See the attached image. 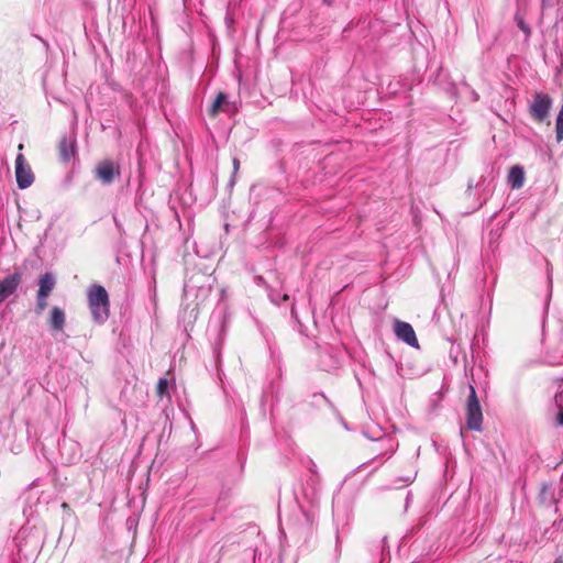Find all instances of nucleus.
Here are the masks:
<instances>
[{
    "label": "nucleus",
    "instance_id": "nucleus-15",
    "mask_svg": "<svg viewBox=\"0 0 563 563\" xmlns=\"http://www.w3.org/2000/svg\"><path fill=\"white\" fill-rule=\"evenodd\" d=\"M555 129H556V140H558V142H561L563 140V104L561 106V109L556 117Z\"/></svg>",
    "mask_w": 563,
    "mask_h": 563
},
{
    "label": "nucleus",
    "instance_id": "nucleus-20",
    "mask_svg": "<svg viewBox=\"0 0 563 563\" xmlns=\"http://www.w3.org/2000/svg\"><path fill=\"white\" fill-rule=\"evenodd\" d=\"M556 421L560 426H563V407H560V410L556 416Z\"/></svg>",
    "mask_w": 563,
    "mask_h": 563
},
{
    "label": "nucleus",
    "instance_id": "nucleus-11",
    "mask_svg": "<svg viewBox=\"0 0 563 563\" xmlns=\"http://www.w3.org/2000/svg\"><path fill=\"white\" fill-rule=\"evenodd\" d=\"M303 498L308 501L311 508H316L319 505V489L316 487L314 479L307 483L302 490Z\"/></svg>",
    "mask_w": 563,
    "mask_h": 563
},
{
    "label": "nucleus",
    "instance_id": "nucleus-24",
    "mask_svg": "<svg viewBox=\"0 0 563 563\" xmlns=\"http://www.w3.org/2000/svg\"><path fill=\"white\" fill-rule=\"evenodd\" d=\"M554 563H563V558L562 556L556 558Z\"/></svg>",
    "mask_w": 563,
    "mask_h": 563
},
{
    "label": "nucleus",
    "instance_id": "nucleus-9",
    "mask_svg": "<svg viewBox=\"0 0 563 563\" xmlns=\"http://www.w3.org/2000/svg\"><path fill=\"white\" fill-rule=\"evenodd\" d=\"M65 322L66 316L64 310L59 307H53L48 320L51 329L55 332L62 331L64 329Z\"/></svg>",
    "mask_w": 563,
    "mask_h": 563
},
{
    "label": "nucleus",
    "instance_id": "nucleus-1",
    "mask_svg": "<svg viewBox=\"0 0 563 563\" xmlns=\"http://www.w3.org/2000/svg\"><path fill=\"white\" fill-rule=\"evenodd\" d=\"M88 305L92 319L97 323H103L109 318V295L103 286L93 285L88 289Z\"/></svg>",
    "mask_w": 563,
    "mask_h": 563
},
{
    "label": "nucleus",
    "instance_id": "nucleus-25",
    "mask_svg": "<svg viewBox=\"0 0 563 563\" xmlns=\"http://www.w3.org/2000/svg\"><path fill=\"white\" fill-rule=\"evenodd\" d=\"M344 429L349 430V426L346 422L342 421Z\"/></svg>",
    "mask_w": 563,
    "mask_h": 563
},
{
    "label": "nucleus",
    "instance_id": "nucleus-19",
    "mask_svg": "<svg viewBox=\"0 0 563 563\" xmlns=\"http://www.w3.org/2000/svg\"><path fill=\"white\" fill-rule=\"evenodd\" d=\"M213 352H214V355H216L217 363H219L220 362L221 346L219 344H216V346L213 349Z\"/></svg>",
    "mask_w": 563,
    "mask_h": 563
},
{
    "label": "nucleus",
    "instance_id": "nucleus-13",
    "mask_svg": "<svg viewBox=\"0 0 563 563\" xmlns=\"http://www.w3.org/2000/svg\"><path fill=\"white\" fill-rule=\"evenodd\" d=\"M228 96L223 92H219L211 104L210 114L212 117L217 115L220 110H225L224 107L228 106Z\"/></svg>",
    "mask_w": 563,
    "mask_h": 563
},
{
    "label": "nucleus",
    "instance_id": "nucleus-3",
    "mask_svg": "<svg viewBox=\"0 0 563 563\" xmlns=\"http://www.w3.org/2000/svg\"><path fill=\"white\" fill-rule=\"evenodd\" d=\"M551 107V97L543 92H537L530 106L529 113L536 122L542 123L549 118Z\"/></svg>",
    "mask_w": 563,
    "mask_h": 563
},
{
    "label": "nucleus",
    "instance_id": "nucleus-14",
    "mask_svg": "<svg viewBox=\"0 0 563 563\" xmlns=\"http://www.w3.org/2000/svg\"><path fill=\"white\" fill-rule=\"evenodd\" d=\"M60 157L63 161H69L75 153L74 144L63 140L59 146Z\"/></svg>",
    "mask_w": 563,
    "mask_h": 563
},
{
    "label": "nucleus",
    "instance_id": "nucleus-23",
    "mask_svg": "<svg viewBox=\"0 0 563 563\" xmlns=\"http://www.w3.org/2000/svg\"><path fill=\"white\" fill-rule=\"evenodd\" d=\"M19 540H20V536H18V537H16V541H18V542H16V545H18V548H19V552H21V551H22V548H21V543H20V541H19Z\"/></svg>",
    "mask_w": 563,
    "mask_h": 563
},
{
    "label": "nucleus",
    "instance_id": "nucleus-4",
    "mask_svg": "<svg viewBox=\"0 0 563 563\" xmlns=\"http://www.w3.org/2000/svg\"><path fill=\"white\" fill-rule=\"evenodd\" d=\"M15 179L20 189L29 188L34 181L33 172L21 153L15 158Z\"/></svg>",
    "mask_w": 563,
    "mask_h": 563
},
{
    "label": "nucleus",
    "instance_id": "nucleus-7",
    "mask_svg": "<svg viewBox=\"0 0 563 563\" xmlns=\"http://www.w3.org/2000/svg\"><path fill=\"white\" fill-rule=\"evenodd\" d=\"M394 332L396 336L410 346L419 347V342L412 325L408 322L395 320Z\"/></svg>",
    "mask_w": 563,
    "mask_h": 563
},
{
    "label": "nucleus",
    "instance_id": "nucleus-2",
    "mask_svg": "<svg viewBox=\"0 0 563 563\" xmlns=\"http://www.w3.org/2000/svg\"><path fill=\"white\" fill-rule=\"evenodd\" d=\"M483 423L482 408L474 386H470V395L466 402V426L470 430L479 431Z\"/></svg>",
    "mask_w": 563,
    "mask_h": 563
},
{
    "label": "nucleus",
    "instance_id": "nucleus-21",
    "mask_svg": "<svg viewBox=\"0 0 563 563\" xmlns=\"http://www.w3.org/2000/svg\"><path fill=\"white\" fill-rule=\"evenodd\" d=\"M301 508H302V512H303V515L307 517V519H308V520H311V519L313 518V516H314V515H313V514H310V511H309V510H306L302 506H301Z\"/></svg>",
    "mask_w": 563,
    "mask_h": 563
},
{
    "label": "nucleus",
    "instance_id": "nucleus-8",
    "mask_svg": "<svg viewBox=\"0 0 563 563\" xmlns=\"http://www.w3.org/2000/svg\"><path fill=\"white\" fill-rule=\"evenodd\" d=\"M319 366L322 371L330 372L340 367L341 360L333 353L332 347H324L319 353Z\"/></svg>",
    "mask_w": 563,
    "mask_h": 563
},
{
    "label": "nucleus",
    "instance_id": "nucleus-18",
    "mask_svg": "<svg viewBox=\"0 0 563 563\" xmlns=\"http://www.w3.org/2000/svg\"><path fill=\"white\" fill-rule=\"evenodd\" d=\"M518 26H519V29H520L521 31H523L527 35H529V34H530V32H531V31H530V27L525 23V21H523L522 19H520V20L518 21Z\"/></svg>",
    "mask_w": 563,
    "mask_h": 563
},
{
    "label": "nucleus",
    "instance_id": "nucleus-10",
    "mask_svg": "<svg viewBox=\"0 0 563 563\" xmlns=\"http://www.w3.org/2000/svg\"><path fill=\"white\" fill-rule=\"evenodd\" d=\"M56 284L52 273H45L40 277L37 294L41 296H49Z\"/></svg>",
    "mask_w": 563,
    "mask_h": 563
},
{
    "label": "nucleus",
    "instance_id": "nucleus-5",
    "mask_svg": "<svg viewBox=\"0 0 563 563\" xmlns=\"http://www.w3.org/2000/svg\"><path fill=\"white\" fill-rule=\"evenodd\" d=\"M120 175V167L117 163L104 159L95 168V176L98 180H100L103 185H111L115 177Z\"/></svg>",
    "mask_w": 563,
    "mask_h": 563
},
{
    "label": "nucleus",
    "instance_id": "nucleus-17",
    "mask_svg": "<svg viewBox=\"0 0 563 563\" xmlns=\"http://www.w3.org/2000/svg\"><path fill=\"white\" fill-rule=\"evenodd\" d=\"M167 386H168V382L166 378H161L158 380V384H157V393L163 396L164 393L166 391L167 389Z\"/></svg>",
    "mask_w": 563,
    "mask_h": 563
},
{
    "label": "nucleus",
    "instance_id": "nucleus-6",
    "mask_svg": "<svg viewBox=\"0 0 563 563\" xmlns=\"http://www.w3.org/2000/svg\"><path fill=\"white\" fill-rule=\"evenodd\" d=\"M22 282V273L13 272L0 279V305L15 294Z\"/></svg>",
    "mask_w": 563,
    "mask_h": 563
},
{
    "label": "nucleus",
    "instance_id": "nucleus-16",
    "mask_svg": "<svg viewBox=\"0 0 563 563\" xmlns=\"http://www.w3.org/2000/svg\"><path fill=\"white\" fill-rule=\"evenodd\" d=\"M47 297L48 296H41L40 294L36 295L35 311L37 314L42 313L47 307Z\"/></svg>",
    "mask_w": 563,
    "mask_h": 563
},
{
    "label": "nucleus",
    "instance_id": "nucleus-12",
    "mask_svg": "<svg viewBox=\"0 0 563 563\" xmlns=\"http://www.w3.org/2000/svg\"><path fill=\"white\" fill-rule=\"evenodd\" d=\"M508 183L512 189H519L525 183V172L520 166H512L508 174Z\"/></svg>",
    "mask_w": 563,
    "mask_h": 563
},
{
    "label": "nucleus",
    "instance_id": "nucleus-22",
    "mask_svg": "<svg viewBox=\"0 0 563 563\" xmlns=\"http://www.w3.org/2000/svg\"><path fill=\"white\" fill-rule=\"evenodd\" d=\"M239 165H240L239 159H238V158H234V159H233L234 170H238V169H239Z\"/></svg>",
    "mask_w": 563,
    "mask_h": 563
}]
</instances>
